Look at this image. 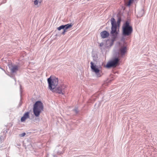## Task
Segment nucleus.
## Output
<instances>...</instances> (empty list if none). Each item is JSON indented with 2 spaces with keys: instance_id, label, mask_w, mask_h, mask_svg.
<instances>
[{
  "instance_id": "nucleus-19",
  "label": "nucleus",
  "mask_w": 157,
  "mask_h": 157,
  "mask_svg": "<svg viewBox=\"0 0 157 157\" xmlns=\"http://www.w3.org/2000/svg\"><path fill=\"white\" fill-rule=\"evenodd\" d=\"M25 133L24 132L21 134H19V136L20 137H23L25 136Z\"/></svg>"
},
{
  "instance_id": "nucleus-8",
  "label": "nucleus",
  "mask_w": 157,
  "mask_h": 157,
  "mask_svg": "<svg viewBox=\"0 0 157 157\" xmlns=\"http://www.w3.org/2000/svg\"><path fill=\"white\" fill-rule=\"evenodd\" d=\"M9 67L12 73L16 72L18 70V67L17 65H11Z\"/></svg>"
},
{
  "instance_id": "nucleus-18",
  "label": "nucleus",
  "mask_w": 157,
  "mask_h": 157,
  "mask_svg": "<svg viewBox=\"0 0 157 157\" xmlns=\"http://www.w3.org/2000/svg\"><path fill=\"white\" fill-rule=\"evenodd\" d=\"M67 29H66L65 28L63 29V31L62 32V34L64 35L65 34V33L67 31Z\"/></svg>"
},
{
  "instance_id": "nucleus-11",
  "label": "nucleus",
  "mask_w": 157,
  "mask_h": 157,
  "mask_svg": "<svg viewBox=\"0 0 157 157\" xmlns=\"http://www.w3.org/2000/svg\"><path fill=\"white\" fill-rule=\"evenodd\" d=\"M29 113L28 112H26L25 113L23 116L21 118V122L24 121L26 119L29 117Z\"/></svg>"
},
{
  "instance_id": "nucleus-2",
  "label": "nucleus",
  "mask_w": 157,
  "mask_h": 157,
  "mask_svg": "<svg viewBox=\"0 0 157 157\" xmlns=\"http://www.w3.org/2000/svg\"><path fill=\"white\" fill-rule=\"evenodd\" d=\"M133 31L132 26L130 25V22L127 21L122 26V34L124 36L130 35Z\"/></svg>"
},
{
  "instance_id": "nucleus-17",
  "label": "nucleus",
  "mask_w": 157,
  "mask_h": 157,
  "mask_svg": "<svg viewBox=\"0 0 157 157\" xmlns=\"http://www.w3.org/2000/svg\"><path fill=\"white\" fill-rule=\"evenodd\" d=\"M73 111L75 112V114H77L78 112V110L77 108H75L74 110Z\"/></svg>"
},
{
  "instance_id": "nucleus-14",
  "label": "nucleus",
  "mask_w": 157,
  "mask_h": 157,
  "mask_svg": "<svg viewBox=\"0 0 157 157\" xmlns=\"http://www.w3.org/2000/svg\"><path fill=\"white\" fill-rule=\"evenodd\" d=\"M144 13V11L143 10H141L140 11V13L137 15V17H142Z\"/></svg>"
},
{
  "instance_id": "nucleus-25",
  "label": "nucleus",
  "mask_w": 157,
  "mask_h": 157,
  "mask_svg": "<svg viewBox=\"0 0 157 157\" xmlns=\"http://www.w3.org/2000/svg\"><path fill=\"white\" fill-rule=\"evenodd\" d=\"M54 157H56V156H55V155H54Z\"/></svg>"
},
{
  "instance_id": "nucleus-16",
  "label": "nucleus",
  "mask_w": 157,
  "mask_h": 157,
  "mask_svg": "<svg viewBox=\"0 0 157 157\" xmlns=\"http://www.w3.org/2000/svg\"><path fill=\"white\" fill-rule=\"evenodd\" d=\"M132 0H129V1H128L126 3L127 6H130L131 4L132 3Z\"/></svg>"
},
{
  "instance_id": "nucleus-4",
  "label": "nucleus",
  "mask_w": 157,
  "mask_h": 157,
  "mask_svg": "<svg viewBox=\"0 0 157 157\" xmlns=\"http://www.w3.org/2000/svg\"><path fill=\"white\" fill-rule=\"evenodd\" d=\"M120 59L118 57H114L106 65V67L109 68L111 67H115L119 64Z\"/></svg>"
},
{
  "instance_id": "nucleus-23",
  "label": "nucleus",
  "mask_w": 157,
  "mask_h": 157,
  "mask_svg": "<svg viewBox=\"0 0 157 157\" xmlns=\"http://www.w3.org/2000/svg\"><path fill=\"white\" fill-rule=\"evenodd\" d=\"M120 21H121L120 20H118L117 21V23H118V24L120 23Z\"/></svg>"
},
{
  "instance_id": "nucleus-24",
  "label": "nucleus",
  "mask_w": 157,
  "mask_h": 157,
  "mask_svg": "<svg viewBox=\"0 0 157 157\" xmlns=\"http://www.w3.org/2000/svg\"><path fill=\"white\" fill-rule=\"evenodd\" d=\"M3 138V137L2 136H0V140H1V139H2Z\"/></svg>"
},
{
  "instance_id": "nucleus-1",
  "label": "nucleus",
  "mask_w": 157,
  "mask_h": 157,
  "mask_svg": "<svg viewBox=\"0 0 157 157\" xmlns=\"http://www.w3.org/2000/svg\"><path fill=\"white\" fill-rule=\"evenodd\" d=\"M110 21L112 25L111 31L110 33L112 36V39L111 40H107V43L110 42L111 43L110 45H113L114 42L117 37L118 33L117 31V25L115 19L113 18H112Z\"/></svg>"
},
{
  "instance_id": "nucleus-12",
  "label": "nucleus",
  "mask_w": 157,
  "mask_h": 157,
  "mask_svg": "<svg viewBox=\"0 0 157 157\" xmlns=\"http://www.w3.org/2000/svg\"><path fill=\"white\" fill-rule=\"evenodd\" d=\"M64 28H65L66 29H68L71 28L72 26V25L71 23L70 24H68L66 25H64Z\"/></svg>"
},
{
  "instance_id": "nucleus-7",
  "label": "nucleus",
  "mask_w": 157,
  "mask_h": 157,
  "mask_svg": "<svg viewBox=\"0 0 157 157\" xmlns=\"http://www.w3.org/2000/svg\"><path fill=\"white\" fill-rule=\"evenodd\" d=\"M62 86H60L56 88V87L55 88H54V89L53 90H51L52 91L57 93L59 94H64L63 92V88H62Z\"/></svg>"
},
{
  "instance_id": "nucleus-6",
  "label": "nucleus",
  "mask_w": 157,
  "mask_h": 157,
  "mask_svg": "<svg viewBox=\"0 0 157 157\" xmlns=\"http://www.w3.org/2000/svg\"><path fill=\"white\" fill-rule=\"evenodd\" d=\"M33 112L36 117H38L39 115V101H37L34 105Z\"/></svg>"
},
{
  "instance_id": "nucleus-15",
  "label": "nucleus",
  "mask_w": 157,
  "mask_h": 157,
  "mask_svg": "<svg viewBox=\"0 0 157 157\" xmlns=\"http://www.w3.org/2000/svg\"><path fill=\"white\" fill-rule=\"evenodd\" d=\"M64 28V25H61L59 27L57 28V29L58 30H60L62 29H63Z\"/></svg>"
},
{
  "instance_id": "nucleus-5",
  "label": "nucleus",
  "mask_w": 157,
  "mask_h": 157,
  "mask_svg": "<svg viewBox=\"0 0 157 157\" xmlns=\"http://www.w3.org/2000/svg\"><path fill=\"white\" fill-rule=\"evenodd\" d=\"M90 64V67L92 71L95 73L97 77H100L101 75L100 73V70L97 67L96 65H94V63L92 62H91Z\"/></svg>"
},
{
  "instance_id": "nucleus-13",
  "label": "nucleus",
  "mask_w": 157,
  "mask_h": 157,
  "mask_svg": "<svg viewBox=\"0 0 157 157\" xmlns=\"http://www.w3.org/2000/svg\"><path fill=\"white\" fill-rule=\"evenodd\" d=\"M43 104L40 101V113L43 111Z\"/></svg>"
},
{
  "instance_id": "nucleus-10",
  "label": "nucleus",
  "mask_w": 157,
  "mask_h": 157,
  "mask_svg": "<svg viewBox=\"0 0 157 157\" xmlns=\"http://www.w3.org/2000/svg\"><path fill=\"white\" fill-rule=\"evenodd\" d=\"M126 49L127 48L126 47L124 46L121 47L120 49V54L121 56H123L125 54V53L126 52Z\"/></svg>"
},
{
  "instance_id": "nucleus-9",
  "label": "nucleus",
  "mask_w": 157,
  "mask_h": 157,
  "mask_svg": "<svg viewBox=\"0 0 157 157\" xmlns=\"http://www.w3.org/2000/svg\"><path fill=\"white\" fill-rule=\"evenodd\" d=\"M101 36L102 38H105L107 37L109 35V33L106 31H104L101 32L100 33Z\"/></svg>"
},
{
  "instance_id": "nucleus-22",
  "label": "nucleus",
  "mask_w": 157,
  "mask_h": 157,
  "mask_svg": "<svg viewBox=\"0 0 157 157\" xmlns=\"http://www.w3.org/2000/svg\"><path fill=\"white\" fill-rule=\"evenodd\" d=\"M104 44L103 43H101L100 44V47L102 46Z\"/></svg>"
},
{
  "instance_id": "nucleus-3",
  "label": "nucleus",
  "mask_w": 157,
  "mask_h": 157,
  "mask_svg": "<svg viewBox=\"0 0 157 157\" xmlns=\"http://www.w3.org/2000/svg\"><path fill=\"white\" fill-rule=\"evenodd\" d=\"M47 81L48 88L51 90H53L58 84L59 80L58 78L53 76H51L48 78Z\"/></svg>"
},
{
  "instance_id": "nucleus-21",
  "label": "nucleus",
  "mask_w": 157,
  "mask_h": 157,
  "mask_svg": "<svg viewBox=\"0 0 157 157\" xmlns=\"http://www.w3.org/2000/svg\"><path fill=\"white\" fill-rule=\"evenodd\" d=\"M106 44L107 45H108V46H112V45H110V42H108V43H107V40L106 41Z\"/></svg>"
},
{
  "instance_id": "nucleus-20",
  "label": "nucleus",
  "mask_w": 157,
  "mask_h": 157,
  "mask_svg": "<svg viewBox=\"0 0 157 157\" xmlns=\"http://www.w3.org/2000/svg\"><path fill=\"white\" fill-rule=\"evenodd\" d=\"M38 3V0H36L34 1V4L35 5H37Z\"/></svg>"
}]
</instances>
